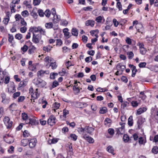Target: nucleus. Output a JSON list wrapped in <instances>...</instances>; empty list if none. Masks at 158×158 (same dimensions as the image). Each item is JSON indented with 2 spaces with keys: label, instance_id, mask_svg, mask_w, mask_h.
I'll use <instances>...</instances> for the list:
<instances>
[{
  "label": "nucleus",
  "instance_id": "1",
  "mask_svg": "<svg viewBox=\"0 0 158 158\" xmlns=\"http://www.w3.org/2000/svg\"><path fill=\"white\" fill-rule=\"evenodd\" d=\"M33 33L32 42L35 44L39 43L41 39V35L40 34L35 35L34 32Z\"/></svg>",
  "mask_w": 158,
  "mask_h": 158
},
{
  "label": "nucleus",
  "instance_id": "2",
  "mask_svg": "<svg viewBox=\"0 0 158 158\" xmlns=\"http://www.w3.org/2000/svg\"><path fill=\"white\" fill-rule=\"evenodd\" d=\"M3 121L7 128H10L11 127L13 122L12 121H10V119L9 117H5Z\"/></svg>",
  "mask_w": 158,
  "mask_h": 158
},
{
  "label": "nucleus",
  "instance_id": "3",
  "mask_svg": "<svg viewBox=\"0 0 158 158\" xmlns=\"http://www.w3.org/2000/svg\"><path fill=\"white\" fill-rule=\"evenodd\" d=\"M56 118L53 115H51L48 120V124L50 126H53L56 123Z\"/></svg>",
  "mask_w": 158,
  "mask_h": 158
},
{
  "label": "nucleus",
  "instance_id": "4",
  "mask_svg": "<svg viewBox=\"0 0 158 158\" xmlns=\"http://www.w3.org/2000/svg\"><path fill=\"white\" fill-rule=\"evenodd\" d=\"M38 89H35L34 92V89H29V91L31 92V98L35 99L38 98L40 95V94L38 93L37 90Z\"/></svg>",
  "mask_w": 158,
  "mask_h": 158
},
{
  "label": "nucleus",
  "instance_id": "5",
  "mask_svg": "<svg viewBox=\"0 0 158 158\" xmlns=\"http://www.w3.org/2000/svg\"><path fill=\"white\" fill-rule=\"evenodd\" d=\"M4 141L9 144H11L14 141V138L12 136H10L8 135L5 136L4 137Z\"/></svg>",
  "mask_w": 158,
  "mask_h": 158
},
{
  "label": "nucleus",
  "instance_id": "6",
  "mask_svg": "<svg viewBox=\"0 0 158 158\" xmlns=\"http://www.w3.org/2000/svg\"><path fill=\"white\" fill-rule=\"evenodd\" d=\"M29 141V147L31 148L34 147L37 142L36 138H34L31 139Z\"/></svg>",
  "mask_w": 158,
  "mask_h": 158
},
{
  "label": "nucleus",
  "instance_id": "7",
  "mask_svg": "<svg viewBox=\"0 0 158 158\" xmlns=\"http://www.w3.org/2000/svg\"><path fill=\"white\" fill-rule=\"evenodd\" d=\"M138 121H137V124L138 125V127L139 129L140 128V126L144 122L145 118H143L142 116H140L137 117Z\"/></svg>",
  "mask_w": 158,
  "mask_h": 158
},
{
  "label": "nucleus",
  "instance_id": "8",
  "mask_svg": "<svg viewBox=\"0 0 158 158\" xmlns=\"http://www.w3.org/2000/svg\"><path fill=\"white\" fill-rule=\"evenodd\" d=\"M125 127H120L116 129V135H119L123 134L125 132Z\"/></svg>",
  "mask_w": 158,
  "mask_h": 158
},
{
  "label": "nucleus",
  "instance_id": "9",
  "mask_svg": "<svg viewBox=\"0 0 158 158\" xmlns=\"http://www.w3.org/2000/svg\"><path fill=\"white\" fill-rule=\"evenodd\" d=\"M83 138L90 143H93L94 142V139L89 136L85 135L83 136Z\"/></svg>",
  "mask_w": 158,
  "mask_h": 158
},
{
  "label": "nucleus",
  "instance_id": "10",
  "mask_svg": "<svg viewBox=\"0 0 158 158\" xmlns=\"http://www.w3.org/2000/svg\"><path fill=\"white\" fill-rule=\"evenodd\" d=\"M85 132L89 134H91L92 132L94 131V129L92 127H90L89 126H86L85 127Z\"/></svg>",
  "mask_w": 158,
  "mask_h": 158
},
{
  "label": "nucleus",
  "instance_id": "11",
  "mask_svg": "<svg viewBox=\"0 0 158 158\" xmlns=\"http://www.w3.org/2000/svg\"><path fill=\"white\" fill-rule=\"evenodd\" d=\"M147 110L146 107L140 108L139 109L136 113V115H138L141 114L142 113L146 111Z\"/></svg>",
  "mask_w": 158,
  "mask_h": 158
},
{
  "label": "nucleus",
  "instance_id": "12",
  "mask_svg": "<svg viewBox=\"0 0 158 158\" xmlns=\"http://www.w3.org/2000/svg\"><path fill=\"white\" fill-rule=\"evenodd\" d=\"M132 138V136L130 138L127 134H124L123 136V139L125 143H127L129 141L131 140Z\"/></svg>",
  "mask_w": 158,
  "mask_h": 158
},
{
  "label": "nucleus",
  "instance_id": "13",
  "mask_svg": "<svg viewBox=\"0 0 158 158\" xmlns=\"http://www.w3.org/2000/svg\"><path fill=\"white\" fill-rule=\"evenodd\" d=\"M30 124L31 125H34L38 124L39 122L38 121L33 118H29Z\"/></svg>",
  "mask_w": 158,
  "mask_h": 158
},
{
  "label": "nucleus",
  "instance_id": "14",
  "mask_svg": "<svg viewBox=\"0 0 158 158\" xmlns=\"http://www.w3.org/2000/svg\"><path fill=\"white\" fill-rule=\"evenodd\" d=\"M29 141V140L27 139H23L21 140V145L24 147L26 146L28 144Z\"/></svg>",
  "mask_w": 158,
  "mask_h": 158
},
{
  "label": "nucleus",
  "instance_id": "15",
  "mask_svg": "<svg viewBox=\"0 0 158 158\" xmlns=\"http://www.w3.org/2000/svg\"><path fill=\"white\" fill-rule=\"evenodd\" d=\"M106 150L108 152L111 153L113 155H114V149L112 146H108L106 148Z\"/></svg>",
  "mask_w": 158,
  "mask_h": 158
},
{
  "label": "nucleus",
  "instance_id": "16",
  "mask_svg": "<svg viewBox=\"0 0 158 158\" xmlns=\"http://www.w3.org/2000/svg\"><path fill=\"white\" fill-rule=\"evenodd\" d=\"M46 85V82L44 81H39L37 85H38V87L39 88H43Z\"/></svg>",
  "mask_w": 158,
  "mask_h": 158
},
{
  "label": "nucleus",
  "instance_id": "17",
  "mask_svg": "<svg viewBox=\"0 0 158 158\" xmlns=\"http://www.w3.org/2000/svg\"><path fill=\"white\" fill-rule=\"evenodd\" d=\"M69 29L67 28H65L63 30V32L64 35L67 37V39L69 38L70 36H69V33L68 32Z\"/></svg>",
  "mask_w": 158,
  "mask_h": 158
},
{
  "label": "nucleus",
  "instance_id": "18",
  "mask_svg": "<svg viewBox=\"0 0 158 158\" xmlns=\"http://www.w3.org/2000/svg\"><path fill=\"white\" fill-rule=\"evenodd\" d=\"M125 66L122 65L121 63H119L116 66L117 69L119 70V69H120L122 71H123L125 69Z\"/></svg>",
  "mask_w": 158,
  "mask_h": 158
},
{
  "label": "nucleus",
  "instance_id": "19",
  "mask_svg": "<svg viewBox=\"0 0 158 158\" xmlns=\"http://www.w3.org/2000/svg\"><path fill=\"white\" fill-rule=\"evenodd\" d=\"M16 104L14 103H13L9 106V108L10 110L12 111L16 110Z\"/></svg>",
  "mask_w": 158,
  "mask_h": 158
},
{
  "label": "nucleus",
  "instance_id": "20",
  "mask_svg": "<svg viewBox=\"0 0 158 158\" xmlns=\"http://www.w3.org/2000/svg\"><path fill=\"white\" fill-rule=\"evenodd\" d=\"M78 33V30L75 28H73L72 30V34L73 35L77 36Z\"/></svg>",
  "mask_w": 158,
  "mask_h": 158
},
{
  "label": "nucleus",
  "instance_id": "21",
  "mask_svg": "<svg viewBox=\"0 0 158 158\" xmlns=\"http://www.w3.org/2000/svg\"><path fill=\"white\" fill-rule=\"evenodd\" d=\"M76 103L77 104L76 107L78 108H81L82 107H80L81 105H83L84 107H86L87 106V104L86 103H84L79 102H76Z\"/></svg>",
  "mask_w": 158,
  "mask_h": 158
},
{
  "label": "nucleus",
  "instance_id": "22",
  "mask_svg": "<svg viewBox=\"0 0 158 158\" xmlns=\"http://www.w3.org/2000/svg\"><path fill=\"white\" fill-rule=\"evenodd\" d=\"M94 21L90 20H88L85 22V25L87 26H90L92 27L94 26Z\"/></svg>",
  "mask_w": 158,
  "mask_h": 158
},
{
  "label": "nucleus",
  "instance_id": "23",
  "mask_svg": "<svg viewBox=\"0 0 158 158\" xmlns=\"http://www.w3.org/2000/svg\"><path fill=\"white\" fill-rule=\"evenodd\" d=\"M132 116H131L128 119V124L129 126H132L133 125Z\"/></svg>",
  "mask_w": 158,
  "mask_h": 158
},
{
  "label": "nucleus",
  "instance_id": "24",
  "mask_svg": "<svg viewBox=\"0 0 158 158\" xmlns=\"http://www.w3.org/2000/svg\"><path fill=\"white\" fill-rule=\"evenodd\" d=\"M30 15L35 19L37 18L38 15L36 12L34 11V9L31 12Z\"/></svg>",
  "mask_w": 158,
  "mask_h": 158
},
{
  "label": "nucleus",
  "instance_id": "25",
  "mask_svg": "<svg viewBox=\"0 0 158 158\" xmlns=\"http://www.w3.org/2000/svg\"><path fill=\"white\" fill-rule=\"evenodd\" d=\"M107 110L106 107H103L101 108L99 110V113L101 114H104L106 113Z\"/></svg>",
  "mask_w": 158,
  "mask_h": 158
},
{
  "label": "nucleus",
  "instance_id": "26",
  "mask_svg": "<svg viewBox=\"0 0 158 158\" xmlns=\"http://www.w3.org/2000/svg\"><path fill=\"white\" fill-rule=\"evenodd\" d=\"M31 47V48H29L28 51V53L30 54L34 53L36 48L33 45Z\"/></svg>",
  "mask_w": 158,
  "mask_h": 158
},
{
  "label": "nucleus",
  "instance_id": "27",
  "mask_svg": "<svg viewBox=\"0 0 158 158\" xmlns=\"http://www.w3.org/2000/svg\"><path fill=\"white\" fill-rule=\"evenodd\" d=\"M137 72V70L136 69L135 66H134L132 67V74L131 76L132 77H134L135 75L136 72Z\"/></svg>",
  "mask_w": 158,
  "mask_h": 158
},
{
  "label": "nucleus",
  "instance_id": "28",
  "mask_svg": "<svg viewBox=\"0 0 158 158\" xmlns=\"http://www.w3.org/2000/svg\"><path fill=\"white\" fill-rule=\"evenodd\" d=\"M58 140L57 138H53L52 139H49L48 143L50 144L56 143L58 142Z\"/></svg>",
  "mask_w": 158,
  "mask_h": 158
},
{
  "label": "nucleus",
  "instance_id": "29",
  "mask_svg": "<svg viewBox=\"0 0 158 158\" xmlns=\"http://www.w3.org/2000/svg\"><path fill=\"white\" fill-rule=\"evenodd\" d=\"M53 24L51 22L46 23L45 24V27L47 29H51L53 27Z\"/></svg>",
  "mask_w": 158,
  "mask_h": 158
},
{
  "label": "nucleus",
  "instance_id": "30",
  "mask_svg": "<svg viewBox=\"0 0 158 158\" xmlns=\"http://www.w3.org/2000/svg\"><path fill=\"white\" fill-rule=\"evenodd\" d=\"M27 84V82L26 81H23L20 82L19 84V88L22 87H23L25 86Z\"/></svg>",
  "mask_w": 158,
  "mask_h": 158
},
{
  "label": "nucleus",
  "instance_id": "31",
  "mask_svg": "<svg viewBox=\"0 0 158 158\" xmlns=\"http://www.w3.org/2000/svg\"><path fill=\"white\" fill-rule=\"evenodd\" d=\"M22 16L24 17H26L29 15V13L27 10H25L21 13Z\"/></svg>",
  "mask_w": 158,
  "mask_h": 158
},
{
  "label": "nucleus",
  "instance_id": "32",
  "mask_svg": "<svg viewBox=\"0 0 158 158\" xmlns=\"http://www.w3.org/2000/svg\"><path fill=\"white\" fill-rule=\"evenodd\" d=\"M152 152L155 154L158 153V147L157 146L154 147L152 149Z\"/></svg>",
  "mask_w": 158,
  "mask_h": 158
},
{
  "label": "nucleus",
  "instance_id": "33",
  "mask_svg": "<svg viewBox=\"0 0 158 158\" xmlns=\"http://www.w3.org/2000/svg\"><path fill=\"white\" fill-rule=\"evenodd\" d=\"M22 119L24 120L27 119L28 118V116L27 114L25 113H23L22 114Z\"/></svg>",
  "mask_w": 158,
  "mask_h": 158
},
{
  "label": "nucleus",
  "instance_id": "34",
  "mask_svg": "<svg viewBox=\"0 0 158 158\" xmlns=\"http://www.w3.org/2000/svg\"><path fill=\"white\" fill-rule=\"evenodd\" d=\"M38 13L39 15L42 17L44 16V12L43 10L42 9H39L38 10Z\"/></svg>",
  "mask_w": 158,
  "mask_h": 158
},
{
  "label": "nucleus",
  "instance_id": "35",
  "mask_svg": "<svg viewBox=\"0 0 158 158\" xmlns=\"http://www.w3.org/2000/svg\"><path fill=\"white\" fill-rule=\"evenodd\" d=\"M51 12L50 10L48 9H47L44 12V14L46 17L48 18H49L51 14Z\"/></svg>",
  "mask_w": 158,
  "mask_h": 158
},
{
  "label": "nucleus",
  "instance_id": "36",
  "mask_svg": "<svg viewBox=\"0 0 158 158\" xmlns=\"http://www.w3.org/2000/svg\"><path fill=\"white\" fill-rule=\"evenodd\" d=\"M103 17L99 16L96 18L95 21L98 23H101L102 19Z\"/></svg>",
  "mask_w": 158,
  "mask_h": 158
},
{
  "label": "nucleus",
  "instance_id": "37",
  "mask_svg": "<svg viewBox=\"0 0 158 158\" xmlns=\"http://www.w3.org/2000/svg\"><path fill=\"white\" fill-rule=\"evenodd\" d=\"M69 114V111L68 110H67L66 109H64L63 110V116L64 118H66L67 115Z\"/></svg>",
  "mask_w": 158,
  "mask_h": 158
},
{
  "label": "nucleus",
  "instance_id": "38",
  "mask_svg": "<svg viewBox=\"0 0 158 158\" xmlns=\"http://www.w3.org/2000/svg\"><path fill=\"white\" fill-rule=\"evenodd\" d=\"M46 72V71H44L41 70L40 71H38L37 73L38 76L42 77L43 76V74Z\"/></svg>",
  "mask_w": 158,
  "mask_h": 158
},
{
  "label": "nucleus",
  "instance_id": "39",
  "mask_svg": "<svg viewBox=\"0 0 158 158\" xmlns=\"http://www.w3.org/2000/svg\"><path fill=\"white\" fill-rule=\"evenodd\" d=\"M15 88V85H14V83L13 81H10L8 85V89L9 88H12V89H14Z\"/></svg>",
  "mask_w": 158,
  "mask_h": 158
},
{
  "label": "nucleus",
  "instance_id": "40",
  "mask_svg": "<svg viewBox=\"0 0 158 158\" xmlns=\"http://www.w3.org/2000/svg\"><path fill=\"white\" fill-rule=\"evenodd\" d=\"M58 74L57 73H52L50 74V78L51 79H54L55 78V76H57Z\"/></svg>",
  "mask_w": 158,
  "mask_h": 158
},
{
  "label": "nucleus",
  "instance_id": "41",
  "mask_svg": "<svg viewBox=\"0 0 158 158\" xmlns=\"http://www.w3.org/2000/svg\"><path fill=\"white\" fill-rule=\"evenodd\" d=\"M50 66H51L52 69H56L57 67L55 62H51L50 64Z\"/></svg>",
  "mask_w": 158,
  "mask_h": 158
},
{
  "label": "nucleus",
  "instance_id": "42",
  "mask_svg": "<svg viewBox=\"0 0 158 158\" xmlns=\"http://www.w3.org/2000/svg\"><path fill=\"white\" fill-rule=\"evenodd\" d=\"M60 16L58 15H56V19H54L53 20V22L54 23H55L57 22L58 21H59L60 20Z\"/></svg>",
  "mask_w": 158,
  "mask_h": 158
},
{
  "label": "nucleus",
  "instance_id": "43",
  "mask_svg": "<svg viewBox=\"0 0 158 158\" xmlns=\"http://www.w3.org/2000/svg\"><path fill=\"white\" fill-rule=\"evenodd\" d=\"M116 6L117 8H118L119 10H122V6L120 2L118 1L117 3Z\"/></svg>",
  "mask_w": 158,
  "mask_h": 158
},
{
  "label": "nucleus",
  "instance_id": "44",
  "mask_svg": "<svg viewBox=\"0 0 158 158\" xmlns=\"http://www.w3.org/2000/svg\"><path fill=\"white\" fill-rule=\"evenodd\" d=\"M15 38L18 40H20L22 38V35L20 33H18L15 35Z\"/></svg>",
  "mask_w": 158,
  "mask_h": 158
},
{
  "label": "nucleus",
  "instance_id": "45",
  "mask_svg": "<svg viewBox=\"0 0 158 158\" xmlns=\"http://www.w3.org/2000/svg\"><path fill=\"white\" fill-rule=\"evenodd\" d=\"M56 45L57 46H60L62 44V41L61 39H58L56 40Z\"/></svg>",
  "mask_w": 158,
  "mask_h": 158
},
{
  "label": "nucleus",
  "instance_id": "46",
  "mask_svg": "<svg viewBox=\"0 0 158 158\" xmlns=\"http://www.w3.org/2000/svg\"><path fill=\"white\" fill-rule=\"evenodd\" d=\"M146 63L145 62H141L139 64V66L140 68H144L146 67Z\"/></svg>",
  "mask_w": 158,
  "mask_h": 158
},
{
  "label": "nucleus",
  "instance_id": "47",
  "mask_svg": "<svg viewBox=\"0 0 158 158\" xmlns=\"http://www.w3.org/2000/svg\"><path fill=\"white\" fill-rule=\"evenodd\" d=\"M146 49L144 48L140 49V53L142 55H145L146 52Z\"/></svg>",
  "mask_w": 158,
  "mask_h": 158
},
{
  "label": "nucleus",
  "instance_id": "48",
  "mask_svg": "<svg viewBox=\"0 0 158 158\" xmlns=\"http://www.w3.org/2000/svg\"><path fill=\"white\" fill-rule=\"evenodd\" d=\"M10 77L8 76H6L4 80V82L6 84H8L10 81Z\"/></svg>",
  "mask_w": 158,
  "mask_h": 158
},
{
  "label": "nucleus",
  "instance_id": "49",
  "mask_svg": "<svg viewBox=\"0 0 158 158\" xmlns=\"http://www.w3.org/2000/svg\"><path fill=\"white\" fill-rule=\"evenodd\" d=\"M108 131V133L111 135H113L114 134V130L113 128H109Z\"/></svg>",
  "mask_w": 158,
  "mask_h": 158
},
{
  "label": "nucleus",
  "instance_id": "50",
  "mask_svg": "<svg viewBox=\"0 0 158 158\" xmlns=\"http://www.w3.org/2000/svg\"><path fill=\"white\" fill-rule=\"evenodd\" d=\"M30 135L29 133L27 130H25L23 132V136L24 137H28Z\"/></svg>",
  "mask_w": 158,
  "mask_h": 158
},
{
  "label": "nucleus",
  "instance_id": "51",
  "mask_svg": "<svg viewBox=\"0 0 158 158\" xmlns=\"http://www.w3.org/2000/svg\"><path fill=\"white\" fill-rule=\"evenodd\" d=\"M20 93L19 92H17L14 93L13 94V97L14 98H16L17 97L19 96L20 95Z\"/></svg>",
  "mask_w": 158,
  "mask_h": 158
},
{
  "label": "nucleus",
  "instance_id": "52",
  "mask_svg": "<svg viewBox=\"0 0 158 158\" xmlns=\"http://www.w3.org/2000/svg\"><path fill=\"white\" fill-rule=\"evenodd\" d=\"M132 106L134 107H136L138 105V103L137 101H133L131 102Z\"/></svg>",
  "mask_w": 158,
  "mask_h": 158
},
{
  "label": "nucleus",
  "instance_id": "53",
  "mask_svg": "<svg viewBox=\"0 0 158 158\" xmlns=\"http://www.w3.org/2000/svg\"><path fill=\"white\" fill-rule=\"evenodd\" d=\"M59 85L58 82L56 81H55L52 83V88H54Z\"/></svg>",
  "mask_w": 158,
  "mask_h": 158
},
{
  "label": "nucleus",
  "instance_id": "54",
  "mask_svg": "<svg viewBox=\"0 0 158 158\" xmlns=\"http://www.w3.org/2000/svg\"><path fill=\"white\" fill-rule=\"evenodd\" d=\"M40 2L41 1L40 0H34L33 4L35 6L39 5L40 4Z\"/></svg>",
  "mask_w": 158,
  "mask_h": 158
},
{
  "label": "nucleus",
  "instance_id": "55",
  "mask_svg": "<svg viewBox=\"0 0 158 158\" xmlns=\"http://www.w3.org/2000/svg\"><path fill=\"white\" fill-rule=\"evenodd\" d=\"M127 55H129L128 57L129 59H131L134 56V54L132 52H127Z\"/></svg>",
  "mask_w": 158,
  "mask_h": 158
},
{
  "label": "nucleus",
  "instance_id": "56",
  "mask_svg": "<svg viewBox=\"0 0 158 158\" xmlns=\"http://www.w3.org/2000/svg\"><path fill=\"white\" fill-rule=\"evenodd\" d=\"M40 27H33V29H34V31L35 33L38 32L40 31Z\"/></svg>",
  "mask_w": 158,
  "mask_h": 158
},
{
  "label": "nucleus",
  "instance_id": "57",
  "mask_svg": "<svg viewBox=\"0 0 158 158\" xmlns=\"http://www.w3.org/2000/svg\"><path fill=\"white\" fill-rule=\"evenodd\" d=\"M70 136L72 139L74 141L76 140L77 139V136L75 134H71Z\"/></svg>",
  "mask_w": 158,
  "mask_h": 158
},
{
  "label": "nucleus",
  "instance_id": "58",
  "mask_svg": "<svg viewBox=\"0 0 158 158\" xmlns=\"http://www.w3.org/2000/svg\"><path fill=\"white\" fill-rule=\"evenodd\" d=\"M60 106V104L56 102L53 105V107L56 108V109H57Z\"/></svg>",
  "mask_w": 158,
  "mask_h": 158
},
{
  "label": "nucleus",
  "instance_id": "59",
  "mask_svg": "<svg viewBox=\"0 0 158 158\" xmlns=\"http://www.w3.org/2000/svg\"><path fill=\"white\" fill-rule=\"evenodd\" d=\"M28 48V46L26 45H25L21 49L24 52H26Z\"/></svg>",
  "mask_w": 158,
  "mask_h": 158
},
{
  "label": "nucleus",
  "instance_id": "60",
  "mask_svg": "<svg viewBox=\"0 0 158 158\" xmlns=\"http://www.w3.org/2000/svg\"><path fill=\"white\" fill-rule=\"evenodd\" d=\"M93 9L91 6H88L87 7H83L82 9L85 11L91 10Z\"/></svg>",
  "mask_w": 158,
  "mask_h": 158
},
{
  "label": "nucleus",
  "instance_id": "61",
  "mask_svg": "<svg viewBox=\"0 0 158 158\" xmlns=\"http://www.w3.org/2000/svg\"><path fill=\"white\" fill-rule=\"evenodd\" d=\"M113 22L114 25L115 27H117L118 25V22L115 19H113Z\"/></svg>",
  "mask_w": 158,
  "mask_h": 158
},
{
  "label": "nucleus",
  "instance_id": "62",
  "mask_svg": "<svg viewBox=\"0 0 158 158\" xmlns=\"http://www.w3.org/2000/svg\"><path fill=\"white\" fill-rule=\"evenodd\" d=\"M88 38L85 35H83L82 36V40L84 43H86L87 41Z\"/></svg>",
  "mask_w": 158,
  "mask_h": 158
},
{
  "label": "nucleus",
  "instance_id": "63",
  "mask_svg": "<svg viewBox=\"0 0 158 158\" xmlns=\"http://www.w3.org/2000/svg\"><path fill=\"white\" fill-rule=\"evenodd\" d=\"M8 41L10 43H11L12 40L14 39V37L12 35H11L10 34H8Z\"/></svg>",
  "mask_w": 158,
  "mask_h": 158
},
{
  "label": "nucleus",
  "instance_id": "64",
  "mask_svg": "<svg viewBox=\"0 0 158 158\" xmlns=\"http://www.w3.org/2000/svg\"><path fill=\"white\" fill-rule=\"evenodd\" d=\"M25 99V97L23 96L19 97L18 100V102H23Z\"/></svg>",
  "mask_w": 158,
  "mask_h": 158
}]
</instances>
